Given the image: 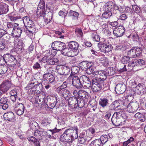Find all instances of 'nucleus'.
Wrapping results in <instances>:
<instances>
[{
    "label": "nucleus",
    "mask_w": 146,
    "mask_h": 146,
    "mask_svg": "<svg viewBox=\"0 0 146 146\" xmlns=\"http://www.w3.org/2000/svg\"><path fill=\"white\" fill-rule=\"evenodd\" d=\"M9 11L8 5L3 3H0V15L5 14Z\"/></svg>",
    "instance_id": "obj_26"
},
{
    "label": "nucleus",
    "mask_w": 146,
    "mask_h": 146,
    "mask_svg": "<svg viewBox=\"0 0 146 146\" xmlns=\"http://www.w3.org/2000/svg\"><path fill=\"white\" fill-rule=\"evenodd\" d=\"M134 49L135 52L136 57L139 56L141 53V49L139 47L134 48Z\"/></svg>",
    "instance_id": "obj_56"
},
{
    "label": "nucleus",
    "mask_w": 146,
    "mask_h": 146,
    "mask_svg": "<svg viewBox=\"0 0 146 146\" xmlns=\"http://www.w3.org/2000/svg\"><path fill=\"white\" fill-rule=\"evenodd\" d=\"M3 117L4 119L6 120L14 121L15 120L14 114L12 111H9L4 113Z\"/></svg>",
    "instance_id": "obj_25"
},
{
    "label": "nucleus",
    "mask_w": 146,
    "mask_h": 146,
    "mask_svg": "<svg viewBox=\"0 0 146 146\" xmlns=\"http://www.w3.org/2000/svg\"><path fill=\"white\" fill-rule=\"evenodd\" d=\"M135 92L139 95H142L145 93L146 88L143 84L139 83L135 88Z\"/></svg>",
    "instance_id": "obj_15"
},
{
    "label": "nucleus",
    "mask_w": 146,
    "mask_h": 146,
    "mask_svg": "<svg viewBox=\"0 0 146 146\" xmlns=\"http://www.w3.org/2000/svg\"><path fill=\"white\" fill-rule=\"evenodd\" d=\"M58 62V60L56 58H53L50 56H47V60L46 61L47 64L52 65L55 64Z\"/></svg>",
    "instance_id": "obj_27"
},
{
    "label": "nucleus",
    "mask_w": 146,
    "mask_h": 146,
    "mask_svg": "<svg viewBox=\"0 0 146 146\" xmlns=\"http://www.w3.org/2000/svg\"><path fill=\"white\" fill-rule=\"evenodd\" d=\"M57 72L60 75L66 76L70 73V68L66 66L60 65L56 67Z\"/></svg>",
    "instance_id": "obj_9"
},
{
    "label": "nucleus",
    "mask_w": 146,
    "mask_h": 146,
    "mask_svg": "<svg viewBox=\"0 0 146 146\" xmlns=\"http://www.w3.org/2000/svg\"><path fill=\"white\" fill-rule=\"evenodd\" d=\"M100 60L101 61H103L102 63L104 66H108L109 62L108 58L106 57H104L103 58H101Z\"/></svg>",
    "instance_id": "obj_45"
},
{
    "label": "nucleus",
    "mask_w": 146,
    "mask_h": 146,
    "mask_svg": "<svg viewBox=\"0 0 146 146\" xmlns=\"http://www.w3.org/2000/svg\"><path fill=\"white\" fill-rule=\"evenodd\" d=\"M68 15L70 16L73 17L77 19L79 15V13L76 11L70 10L69 12Z\"/></svg>",
    "instance_id": "obj_47"
},
{
    "label": "nucleus",
    "mask_w": 146,
    "mask_h": 146,
    "mask_svg": "<svg viewBox=\"0 0 146 146\" xmlns=\"http://www.w3.org/2000/svg\"><path fill=\"white\" fill-rule=\"evenodd\" d=\"M127 55L130 56L131 58H134L136 57L135 52L134 48L131 49L127 52Z\"/></svg>",
    "instance_id": "obj_50"
},
{
    "label": "nucleus",
    "mask_w": 146,
    "mask_h": 146,
    "mask_svg": "<svg viewBox=\"0 0 146 146\" xmlns=\"http://www.w3.org/2000/svg\"><path fill=\"white\" fill-rule=\"evenodd\" d=\"M106 72L104 70L100 71V73L99 76V78L98 80H100L101 82H104V81L106 80L107 78Z\"/></svg>",
    "instance_id": "obj_33"
},
{
    "label": "nucleus",
    "mask_w": 146,
    "mask_h": 146,
    "mask_svg": "<svg viewBox=\"0 0 146 146\" xmlns=\"http://www.w3.org/2000/svg\"><path fill=\"white\" fill-rule=\"evenodd\" d=\"M78 131V129L76 126H74L66 129L64 133L60 136V141L65 143L71 142V137L73 135V133H75L76 134H77Z\"/></svg>",
    "instance_id": "obj_1"
},
{
    "label": "nucleus",
    "mask_w": 146,
    "mask_h": 146,
    "mask_svg": "<svg viewBox=\"0 0 146 146\" xmlns=\"http://www.w3.org/2000/svg\"><path fill=\"white\" fill-rule=\"evenodd\" d=\"M8 99L6 97H3L0 100V104H5L7 103Z\"/></svg>",
    "instance_id": "obj_61"
},
{
    "label": "nucleus",
    "mask_w": 146,
    "mask_h": 146,
    "mask_svg": "<svg viewBox=\"0 0 146 146\" xmlns=\"http://www.w3.org/2000/svg\"><path fill=\"white\" fill-rule=\"evenodd\" d=\"M66 45L64 42L56 41L52 43V47L53 50L60 51L61 52Z\"/></svg>",
    "instance_id": "obj_12"
},
{
    "label": "nucleus",
    "mask_w": 146,
    "mask_h": 146,
    "mask_svg": "<svg viewBox=\"0 0 146 146\" xmlns=\"http://www.w3.org/2000/svg\"><path fill=\"white\" fill-rule=\"evenodd\" d=\"M79 97L78 98L82 99L87 98L88 96V93L83 90L78 91Z\"/></svg>",
    "instance_id": "obj_34"
},
{
    "label": "nucleus",
    "mask_w": 146,
    "mask_h": 146,
    "mask_svg": "<svg viewBox=\"0 0 146 146\" xmlns=\"http://www.w3.org/2000/svg\"><path fill=\"white\" fill-rule=\"evenodd\" d=\"M45 10V3L43 0H41L38 5L36 13L38 15L40 16L45 17L46 11Z\"/></svg>",
    "instance_id": "obj_8"
},
{
    "label": "nucleus",
    "mask_w": 146,
    "mask_h": 146,
    "mask_svg": "<svg viewBox=\"0 0 146 146\" xmlns=\"http://www.w3.org/2000/svg\"><path fill=\"white\" fill-rule=\"evenodd\" d=\"M76 32L79 37H82L83 35L82 30L80 29H76Z\"/></svg>",
    "instance_id": "obj_58"
},
{
    "label": "nucleus",
    "mask_w": 146,
    "mask_h": 146,
    "mask_svg": "<svg viewBox=\"0 0 146 146\" xmlns=\"http://www.w3.org/2000/svg\"><path fill=\"white\" fill-rule=\"evenodd\" d=\"M137 65L139 66L142 67L145 64V61L142 59H137Z\"/></svg>",
    "instance_id": "obj_54"
},
{
    "label": "nucleus",
    "mask_w": 146,
    "mask_h": 146,
    "mask_svg": "<svg viewBox=\"0 0 146 146\" xmlns=\"http://www.w3.org/2000/svg\"><path fill=\"white\" fill-rule=\"evenodd\" d=\"M137 59L133 60H132L131 62L128 64V65L129 66H130L132 67H134L135 66H137Z\"/></svg>",
    "instance_id": "obj_60"
},
{
    "label": "nucleus",
    "mask_w": 146,
    "mask_h": 146,
    "mask_svg": "<svg viewBox=\"0 0 146 146\" xmlns=\"http://www.w3.org/2000/svg\"><path fill=\"white\" fill-rule=\"evenodd\" d=\"M23 21L24 26L26 28V29L29 31V32H31V34L33 33H35L36 32L37 29L36 28L34 22L27 16L23 17Z\"/></svg>",
    "instance_id": "obj_4"
},
{
    "label": "nucleus",
    "mask_w": 146,
    "mask_h": 146,
    "mask_svg": "<svg viewBox=\"0 0 146 146\" xmlns=\"http://www.w3.org/2000/svg\"><path fill=\"white\" fill-rule=\"evenodd\" d=\"M13 39L11 37L8 40H6L2 37H0V49L3 50L6 46L11 45Z\"/></svg>",
    "instance_id": "obj_13"
},
{
    "label": "nucleus",
    "mask_w": 146,
    "mask_h": 146,
    "mask_svg": "<svg viewBox=\"0 0 146 146\" xmlns=\"http://www.w3.org/2000/svg\"><path fill=\"white\" fill-rule=\"evenodd\" d=\"M131 106L132 107V110L133 112L137 111L139 108V104L137 102H131Z\"/></svg>",
    "instance_id": "obj_41"
},
{
    "label": "nucleus",
    "mask_w": 146,
    "mask_h": 146,
    "mask_svg": "<svg viewBox=\"0 0 146 146\" xmlns=\"http://www.w3.org/2000/svg\"><path fill=\"white\" fill-rule=\"evenodd\" d=\"M60 130L61 129H57L56 128L52 130H48L47 131L48 132L47 133V134L46 135V136L47 137L50 138L51 135L50 134H48V131H51L52 135H54V134L55 133H56V135H57L56 133H58Z\"/></svg>",
    "instance_id": "obj_42"
},
{
    "label": "nucleus",
    "mask_w": 146,
    "mask_h": 146,
    "mask_svg": "<svg viewBox=\"0 0 146 146\" xmlns=\"http://www.w3.org/2000/svg\"><path fill=\"white\" fill-rule=\"evenodd\" d=\"M47 131L44 130H36L35 131L34 135L40 140H42L44 139V137L47 134Z\"/></svg>",
    "instance_id": "obj_20"
},
{
    "label": "nucleus",
    "mask_w": 146,
    "mask_h": 146,
    "mask_svg": "<svg viewBox=\"0 0 146 146\" xmlns=\"http://www.w3.org/2000/svg\"><path fill=\"white\" fill-rule=\"evenodd\" d=\"M133 10L137 13H139L141 11L140 7L137 5L133 6H132Z\"/></svg>",
    "instance_id": "obj_62"
},
{
    "label": "nucleus",
    "mask_w": 146,
    "mask_h": 146,
    "mask_svg": "<svg viewBox=\"0 0 146 146\" xmlns=\"http://www.w3.org/2000/svg\"><path fill=\"white\" fill-rule=\"evenodd\" d=\"M99 104L101 107L104 108L109 104L108 98L107 97L101 98L99 101Z\"/></svg>",
    "instance_id": "obj_28"
},
{
    "label": "nucleus",
    "mask_w": 146,
    "mask_h": 146,
    "mask_svg": "<svg viewBox=\"0 0 146 146\" xmlns=\"http://www.w3.org/2000/svg\"><path fill=\"white\" fill-rule=\"evenodd\" d=\"M56 92L60 96L64 98L67 97L69 96L70 92L66 89L56 91Z\"/></svg>",
    "instance_id": "obj_29"
},
{
    "label": "nucleus",
    "mask_w": 146,
    "mask_h": 146,
    "mask_svg": "<svg viewBox=\"0 0 146 146\" xmlns=\"http://www.w3.org/2000/svg\"><path fill=\"white\" fill-rule=\"evenodd\" d=\"M94 63L92 62L82 61L79 64L81 69L88 74H90L94 71L95 68L93 65Z\"/></svg>",
    "instance_id": "obj_5"
},
{
    "label": "nucleus",
    "mask_w": 146,
    "mask_h": 146,
    "mask_svg": "<svg viewBox=\"0 0 146 146\" xmlns=\"http://www.w3.org/2000/svg\"><path fill=\"white\" fill-rule=\"evenodd\" d=\"M107 71L109 76L113 75L115 73V69L113 68H108Z\"/></svg>",
    "instance_id": "obj_52"
},
{
    "label": "nucleus",
    "mask_w": 146,
    "mask_h": 146,
    "mask_svg": "<svg viewBox=\"0 0 146 146\" xmlns=\"http://www.w3.org/2000/svg\"><path fill=\"white\" fill-rule=\"evenodd\" d=\"M33 68L34 69H40L41 68L40 64L37 62L35 63L33 66Z\"/></svg>",
    "instance_id": "obj_63"
},
{
    "label": "nucleus",
    "mask_w": 146,
    "mask_h": 146,
    "mask_svg": "<svg viewBox=\"0 0 146 146\" xmlns=\"http://www.w3.org/2000/svg\"><path fill=\"white\" fill-rule=\"evenodd\" d=\"M118 101L120 103V105L122 106L123 109H126L127 107L128 104H129L127 99L123 100L122 101L120 100Z\"/></svg>",
    "instance_id": "obj_39"
},
{
    "label": "nucleus",
    "mask_w": 146,
    "mask_h": 146,
    "mask_svg": "<svg viewBox=\"0 0 146 146\" xmlns=\"http://www.w3.org/2000/svg\"><path fill=\"white\" fill-rule=\"evenodd\" d=\"M102 142L98 139L92 141L90 144V146H103Z\"/></svg>",
    "instance_id": "obj_35"
},
{
    "label": "nucleus",
    "mask_w": 146,
    "mask_h": 146,
    "mask_svg": "<svg viewBox=\"0 0 146 146\" xmlns=\"http://www.w3.org/2000/svg\"><path fill=\"white\" fill-rule=\"evenodd\" d=\"M125 85L123 84H117L115 88V92L117 94H121L125 90Z\"/></svg>",
    "instance_id": "obj_22"
},
{
    "label": "nucleus",
    "mask_w": 146,
    "mask_h": 146,
    "mask_svg": "<svg viewBox=\"0 0 146 146\" xmlns=\"http://www.w3.org/2000/svg\"><path fill=\"white\" fill-rule=\"evenodd\" d=\"M87 140L86 137L84 134L81 133L78 138V141L80 143L82 144L85 143Z\"/></svg>",
    "instance_id": "obj_37"
},
{
    "label": "nucleus",
    "mask_w": 146,
    "mask_h": 146,
    "mask_svg": "<svg viewBox=\"0 0 146 146\" xmlns=\"http://www.w3.org/2000/svg\"><path fill=\"white\" fill-rule=\"evenodd\" d=\"M121 106L120 105V103L117 101L113 102L110 104L109 107V110H117L121 109Z\"/></svg>",
    "instance_id": "obj_19"
},
{
    "label": "nucleus",
    "mask_w": 146,
    "mask_h": 146,
    "mask_svg": "<svg viewBox=\"0 0 146 146\" xmlns=\"http://www.w3.org/2000/svg\"><path fill=\"white\" fill-rule=\"evenodd\" d=\"M55 33L56 34L60 36L59 37V38H63L64 37V33L62 31V32L59 31H56L55 32Z\"/></svg>",
    "instance_id": "obj_64"
},
{
    "label": "nucleus",
    "mask_w": 146,
    "mask_h": 146,
    "mask_svg": "<svg viewBox=\"0 0 146 146\" xmlns=\"http://www.w3.org/2000/svg\"><path fill=\"white\" fill-rule=\"evenodd\" d=\"M112 5H113V13L115 14H116L117 12V11H119L120 12H124L126 10V8L124 6H120L119 7L115 3L112 2Z\"/></svg>",
    "instance_id": "obj_24"
},
{
    "label": "nucleus",
    "mask_w": 146,
    "mask_h": 146,
    "mask_svg": "<svg viewBox=\"0 0 146 146\" xmlns=\"http://www.w3.org/2000/svg\"><path fill=\"white\" fill-rule=\"evenodd\" d=\"M27 139L29 141L33 142L36 146H40V143L38 140L34 137L31 136L28 137Z\"/></svg>",
    "instance_id": "obj_36"
},
{
    "label": "nucleus",
    "mask_w": 146,
    "mask_h": 146,
    "mask_svg": "<svg viewBox=\"0 0 146 146\" xmlns=\"http://www.w3.org/2000/svg\"><path fill=\"white\" fill-rule=\"evenodd\" d=\"M112 1H109L106 3L103 7V10L105 12L102 15L103 17L106 19L110 18L112 15L114 14L113 13V5Z\"/></svg>",
    "instance_id": "obj_3"
},
{
    "label": "nucleus",
    "mask_w": 146,
    "mask_h": 146,
    "mask_svg": "<svg viewBox=\"0 0 146 146\" xmlns=\"http://www.w3.org/2000/svg\"><path fill=\"white\" fill-rule=\"evenodd\" d=\"M48 99H49V102H57V98L54 95H49L48 96Z\"/></svg>",
    "instance_id": "obj_48"
},
{
    "label": "nucleus",
    "mask_w": 146,
    "mask_h": 146,
    "mask_svg": "<svg viewBox=\"0 0 146 146\" xmlns=\"http://www.w3.org/2000/svg\"><path fill=\"white\" fill-rule=\"evenodd\" d=\"M36 83L31 88H34L36 89V90H38V91L41 90L42 89L43 86L41 83H38V82L36 81Z\"/></svg>",
    "instance_id": "obj_38"
},
{
    "label": "nucleus",
    "mask_w": 146,
    "mask_h": 146,
    "mask_svg": "<svg viewBox=\"0 0 146 146\" xmlns=\"http://www.w3.org/2000/svg\"><path fill=\"white\" fill-rule=\"evenodd\" d=\"M134 116L136 119L142 122H143L145 120V117L144 113L137 112L135 115Z\"/></svg>",
    "instance_id": "obj_32"
},
{
    "label": "nucleus",
    "mask_w": 146,
    "mask_h": 146,
    "mask_svg": "<svg viewBox=\"0 0 146 146\" xmlns=\"http://www.w3.org/2000/svg\"><path fill=\"white\" fill-rule=\"evenodd\" d=\"M4 57L5 59V61H6V63L9 61H10L11 57H12L11 55L9 54H6L4 55Z\"/></svg>",
    "instance_id": "obj_57"
},
{
    "label": "nucleus",
    "mask_w": 146,
    "mask_h": 146,
    "mask_svg": "<svg viewBox=\"0 0 146 146\" xmlns=\"http://www.w3.org/2000/svg\"><path fill=\"white\" fill-rule=\"evenodd\" d=\"M11 38H13L12 43H14L15 45H17L20 46H23V43L22 40L18 38H15L12 37Z\"/></svg>",
    "instance_id": "obj_40"
},
{
    "label": "nucleus",
    "mask_w": 146,
    "mask_h": 146,
    "mask_svg": "<svg viewBox=\"0 0 146 146\" xmlns=\"http://www.w3.org/2000/svg\"><path fill=\"white\" fill-rule=\"evenodd\" d=\"M100 80L94 79L92 81V89L94 92H97L101 90L102 88V83Z\"/></svg>",
    "instance_id": "obj_7"
},
{
    "label": "nucleus",
    "mask_w": 146,
    "mask_h": 146,
    "mask_svg": "<svg viewBox=\"0 0 146 146\" xmlns=\"http://www.w3.org/2000/svg\"><path fill=\"white\" fill-rule=\"evenodd\" d=\"M102 31L103 32H105L108 29V25L106 23H104L101 26Z\"/></svg>",
    "instance_id": "obj_59"
},
{
    "label": "nucleus",
    "mask_w": 146,
    "mask_h": 146,
    "mask_svg": "<svg viewBox=\"0 0 146 146\" xmlns=\"http://www.w3.org/2000/svg\"><path fill=\"white\" fill-rule=\"evenodd\" d=\"M125 31V28L122 26L115 28L113 30V34L117 37H120L123 35Z\"/></svg>",
    "instance_id": "obj_16"
},
{
    "label": "nucleus",
    "mask_w": 146,
    "mask_h": 146,
    "mask_svg": "<svg viewBox=\"0 0 146 146\" xmlns=\"http://www.w3.org/2000/svg\"><path fill=\"white\" fill-rule=\"evenodd\" d=\"M25 109V108L23 104L22 103H20L17 104L14 108V110L16 113L19 115H21L23 113Z\"/></svg>",
    "instance_id": "obj_18"
},
{
    "label": "nucleus",
    "mask_w": 146,
    "mask_h": 146,
    "mask_svg": "<svg viewBox=\"0 0 146 146\" xmlns=\"http://www.w3.org/2000/svg\"><path fill=\"white\" fill-rule=\"evenodd\" d=\"M80 79L83 80L84 87L89 89L92 87V82L88 77L85 76H83L80 77Z\"/></svg>",
    "instance_id": "obj_17"
},
{
    "label": "nucleus",
    "mask_w": 146,
    "mask_h": 146,
    "mask_svg": "<svg viewBox=\"0 0 146 146\" xmlns=\"http://www.w3.org/2000/svg\"><path fill=\"white\" fill-rule=\"evenodd\" d=\"M84 99H82L79 98H77V103L76 104L79 108L83 107L84 105V102L83 100Z\"/></svg>",
    "instance_id": "obj_46"
},
{
    "label": "nucleus",
    "mask_w": 146,
    "mask_h": 146,
    "mask_svg": "<svg viewBox=\"0 0 146 146\" xmlns=\"http://www.w3.org/2000/svg\"><path fill=\"white\" fill-rule=\"evenodd\" d=\"M12 85L11 82L9 80H5L0 85V90L3 93H5L9 90Z\"/></svg>",
    "instance_id": "obj_14"
},
{
    "label": "nucleus",
    "mask_w": 146,
    "mask_h": 146,
    "mask_svg": "<svg viewBox=\"0 0 146 146\" xmlns=\"http://www.w3.org/2000/svg\"><path fill=\"white\" fill-rule=\"evenodd\" d=\"M18 24L14 23H8L7 24V27L9 29L16 28L18 26Z\"/></svg>",
    "instance_id": "obj_55"
},
{
    "label": "nucleus",
    "mask_w": 146,
    "mask_h": 146,
    "mask_svg": "<svg viewBox=\"0 0 146 146\" xmlns=\"http://www.w3.org/2000/svg\"><path fill=\"white\" fill-rule=\"evenodd\" d=\"M72 78V83L73 86L78 89H80L83 87V86L80 81V77L79 78L76 76H72L71 74L67 79L66 81Z\"/></svg>",
    "instance_id": "obj_6"
},
{
    "label": "nucleus",
    "mask_w": 146,
    "mask_h": 146,
    "mask_svg": "<svg viewBox=\"0 0 146 146\" xmlns=\"http://www.w3.org/2000/svg\"><path fill=\"white\" fill-rule=\"evenodd\" d=\"M97 34L96 32H94L92 33L91 36L94 41L99 42L100 40V37Z\"/></svg>",
    "instance_id": "obj_44"
},
{
    "label": "nucleus",
    "mask_w": 146,
    "mask_h": 146,
    "mask_svg": "<svg viewBox=\"0 0 146 146\" xmlns=\"http://www.w3.org/2000/svg\"><path fill=\"white\" fill-rule=\"evenodd\" d=\"M67 82L66 81H64L63 82L62 84L60 86L58 87L56 89V91H58L59 90H62L63 89H65L67 87Z\"/></svg>",
    "instance_id": "obj_53"
},
{
    "label": "nucleus",
    "mask_w": 146,
    "mask_h": 146,
    "mask_svg": "<svg viewBox=\"0 0 146 146\" xmlns=\"http://www.w3.org/2000/svg\"><path fill=\"white\" fill-rule=\"evenodd\" d=\"M68 46L72 52L73 55L75 56L78 54L79 44L77 42L75 41H70L68 44Z\"/></svg>",
    "instance_id": "obj_11"
},
{
    "label": "nucleus",
    "mask_w": 146,
    "mask_h": 146,
    "mask_svg": "<svg viewBox=\"0 0 146 146\" xmlns=\"http://www.w3.org/2000/svg\"><path fill=\"white\" fill-rule=\"evenodd\" d=\"M121 61L123 64L129 63L130 61V58L127 56H124L122 58Z\"/></svg>",
    "instance_id": "obj_49"
},
{
    "label": "nucleus",
    "mask_w": 146,
    "mask_h": 146,
    "mask_svg": "<svg viewBox=\"0 0 146 146\" xmlns=\"http://www.w3.org/2000/svg\"><path fill=\"white\" fill-rule=\"evenodd\" d=\"M22 33V30L21 28L16 27L13 28L12 32V35L13 37L18 38L19 37Z\"/></svg>",
    "instance_id": "obj_23"
},
{
    "label": "nucleus",
    "mask_w": 146,
    "mask_h": 146,
    "mask_svg": "<svg viewBox=\"0 0 146 146\" xmlns=\"http://www.w3.org/2000/svg\"><path fill=\"white\" fill-rule=\"evenodd\" d=\"M98 45L100 51L104 53H108L113 49V47L110 44L100 42L98 43Z\"/></svg>",
    "instance_id": "obj_10"
},
{
    "label": "nucleus",
    "mask_w": 146,
    "mask_h": 146,
    "mask_svg": "<svg viewBox=\"0 0 146 146\" xmlns=\"http://www.w3.org/2000/svg\"><path fill=\"white\" fill-rule=\"evenodd\" d=\"M127 117L124 112L121 110L114 113L111 120L114 125L118 126L122 125V121H125Z\"/></svg>",
    "instance_id": "obj_2"
},
{
    "label": "nucleus",
    "mask_w": 146,
    "mask_h": 146,
    "mask_svg": "<svg viewBox=\"0 0 146 146\" xmlns=\"http://www.w3.org/2000/svg\"><path fill=\"white\" fill-rule=\"evenodd\" d=\"M71 73L77 74L78 73L80 70V68L76 66H73L71 68Z\"/></svg>",
    "instance_id": "obj_51"
},
{
    "label": "nucleus",
    "mask_w": 146,
    "mask_h": 146,
    "mask_svg": "<svg viewBox=\"0 0 146 146\" xmlns=\"http://www.w3.org/2000/svg\"><path fill=\"white\" fill-rule=\"evenodd\" d=\"M77 102V98L76 97H72L69 99L68 104L70 106H74V107H75V106H77L76 105V103Z\"/></svg>",
    "instance_id": "obj_31"
},
{
    "label": "nucleus",
    "mask_w": 146,
    "mask_h": 146,
    "mask_svg": "<svg viewBox=\"0 0 146 146\" xmlns=\"http://www.w3.org/2000/svg\"><path fill=\"white\" fill-rule=\"evenodd\" d=\"M44 80H46L48 84L54 82L55 78L54 76L50 73H45L43 75Z\"/></svg>",
    "instance_id": "obj_21"
},
{
    "label": "nucleus",
    "mask_w": 146,
    "mask_h": 146,
    "mask_svg": "<svg viewBox=\"0 0 146 146\" xmlns=\"http://www.w3.org/2000/svg\"><path fill=\"white\" fill-rule=\"evenodd\" d=\"M62 51L61 52V53L62 54H63L65 56H67L70 55L72 56H75L72 54V52L71 51V49L69 47L68 48L66 47V45L65 46Z\"/></svg>",
    "instance_id": "obj_30"
},
{
    "label": "nucleus",
    "mask_w": 146,
    "mask_h": 146,
    "mask_svg": "<svg viewBox=\"0 0 146 146\" xmlns=\"http://www.w3.org/2000/svg\"><path fill=\"white\" fill-rule=\"evenodd\" d=\"M108 136L106 135H102L99 140L102 142L103 145L105 143L108 141Z\"/></svg>",
    "instance_id": "obj_43"
}]
</instances>
